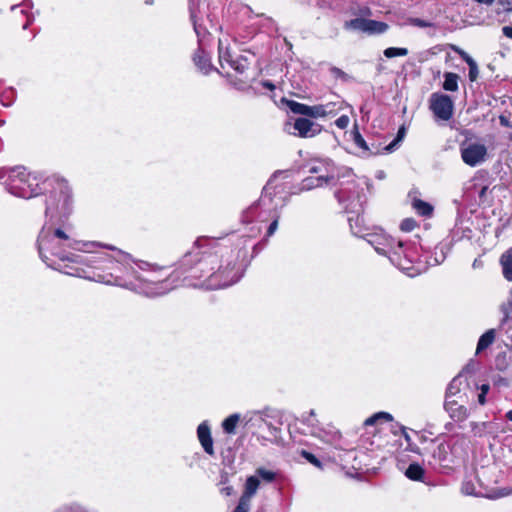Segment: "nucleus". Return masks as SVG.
<instances>
[{
    "mask_svg": "<svg viewBox=\"0 0 512 512\" xmlns=\"http://www.w3.org/2000/svg\"><path fill=\"white\" fill-rule=\"evenodd\" d=\"M404 474L412 481L424 482L425 469L419 463L412 462L405 469Z\"/></svg>",
    "mask_w": 512,
    "mask_h": 512,
    "instance_id": "nucleus-23",
    "label": "nucleus"
},
{
    "mask_svg": "<svg viewBox=\"0 0 512 512\" xmlns=\"http://www.w3.org/2000/svg\"><path fill=\"white\" fill-rule=\"evenodd\" d=\"M256 476L258 477V479H262L263 481L267 482V483H271L273 481H275L276 479V473L271 471V470H267L263 467H260L258 469H256Z\"/></svg>",
    "mask_w": 512,
    "mask_h": 512,
    "instance_id": "nucleus-37",
    "label": "nucleus"
},
{
    "mask_svg": "<svg viewBox=\"0 0 512 512\" xmlns=\"http://www.w3.org/2000/svg\"><path fill=\"white\" fill-rule=\"evenodd\" d=\"M417 226V222L413 218H405L400 224V229L404 232H411Z\"/></svg>",
    "mask_w": 512,
    "mask_h": 512,
    "instance_id": "nucleus-45",
    "label": "nucleus"
},
{
    "mask_svg": "<svg viewBox=\"0 0 512 512\" xmlns=\"http://www.w3.org/2000/svg\"><path fill=\"white\" fill-rule=\"evenodd\" d=\"M222 491H223L227 496H229V495H231V494H232V492H233V487H231V486L224 487V488L222 489Z\"/></svg>",
    "mask_w": 512,
    "mask_h": 512,
    "instance_id": "nucleus-64",
    "label": "nucleus"
},
{
    "mask_svg": "<svg viewBox=\"0 0 512 512\" xmlns=\"http://www.w3.org/2000/svg\"><path fill=\"white\" fill-rule=\"evenodd\" d=\"M468 66H469V73H468L469 80L471 82H474L477 80L478 75H479L478 65H477L476 61H474L472 63H470V61H469Z\"/></svg>",
    "mask_w": 512,
    "mask_h": 512,
    "instance_id": "nucleus-46",
    "label": "nucleus"
},
{
    "mask_svg": "<svg viewBox=\"0 0 512 512\" xmlns=\"http://www.w3.org/2000/svg\"><path fill=\"white\" fill-rule=\"evenodd\" d=\"M499 123L501 126L503 127H508V128H512V123L510 122V120L504 116V115H500L499 116Z\"/></svg>",
    "mask_w": 512,
    "mask_h": 512,
    "instance_id": "nucleus-53",
    "label": "nucleus"
},
{
    "mask_svg": "<svg viewBox=\"0 0 512 512\" xmlns=\"http://www.w3.org/2000/svg\"><path fill=\"white\" fill-rule=\"evenodd\" d=\"M334 181L332 174H325V176L311 175L302 180L298 187V192L309 191L317 187H323L331 185Z\"/></svg>",
    "mask_w": 512,
    "mask_h": 512,
    "instance_id": "nucleus-16",
    "label": "nucleus"
},
{
    "mask_svg": "<svg viewBox=\"0 0 512 512\" xmlns=\"http://www.w3.org/2000/svg\"><path fill=\"white\" fill-rule=\"evenodd\" d=\"M346 184L345 188L337 189L334 196L344 211L352 214V216L348 217L352 234L365 239L366 233L371 232V229L365 226L362 216L364 205L367 202L365 188L369 189V179L362 178L359 183L349 180Z\"/></svg>",
    "mask_w": 512,
    "mask_h": 512,
    "instance_id": "nucleus-6",
    "label": "nucleus"
},
{
    "mask_svg": "<svg viewBox=\"0 0 512 512\" xmlns=\"http://www.w3.org/2000/svg\"><path fill=\"white\" fill-rule=\"evenodd\" d=\"M360 16L362 17H370L372 16V10L370 7L368 6H361L359 7L358 9V12H357Z\"/></svg>",
    "mask_w": 512,
    "mask_h": 512,
    "instance_id": "nucleus-51",
    "label": "nucleus"
},
{
    "mask_svg": "<svg viewBox=\"0 0 512 512\" xmlns=\"http://www.w3.org/2000/svg\"><path fill=\"white\" fill-rule=\"evenodd\" d=\"M389 25L386 22L367 19L366 34L381 35L387 32Z\"/></svg>",
    "mask_w": 512,
    "mask_h": 512,
    "instance_id": "nucleus-24",
    "label": "nucleus"
},
{
    "mask_svg": "<svg viewBox=\"0 0 512 512\" xmlns=\"http://www.w3.org/2000/svg\"><path fill=\"white\" fill-rule=\"evenodd\" d=\"M503 277L512 282V247L506 250L500 257Z\"/></svg>",
    "mask_w": 512,
    "mask_h": 512,
    "instance_id": "nucleus-22",
    "label": "nucleus"
},
{
    "mask_svg": "<svg viewBox=\"0 0 512 512\" xmlns=\"http://www.w3.org/2000/svg\"><path fill=\"white\" fill-rule=\"evenodd\" d=\"M260 85H261L263 88H266V89H268V90H270V91H273V90H275V88H276V87H275V84H274L273 82L269 81V80H262V81L260 82Z\"/></svg>",
    "mask_w": 512,
    "mask_h": 512,
    "instance_id": "nucleus-54",
    "label": "nucleus"
},
{
    "mask_svg": "<svg viewBox=\"0 0 512 512\" xmlns=\"http://www.w3.org/2000/svg\"><path fill=\"white\" fill-rule=\"evenodd\" d=\"M367 19L357 17L344 22L343 28L347 31H360L366 33Z\"/></svg>",
    "mask_w": 512,
    "mask_h": 512,
    "instance_id": "nucleus-27",
    "label": "nucleus"
},
{
    "mask_svg": "<svg viewBox=\"0 0 512 512\" xmlns=\"http://www.w3.org/2000/svg\"><path fill=\"white\" fill-rule=\"evenodd\" d=\"M314 416H315V412H314V410H310V412H309V416H308L307 418H305V419L303 420V422H304V423H307V424H311V425H313V421H312L311 417H314Z\"/></svg>",
    "mask_w": 512,
    "mask_h": 512,
    "instance_id": "nucleus-59",
    "label": "nucleus"
},
{
    "mask_svg": "<svg viewBox=\"0 0 512 512\" xmlns=\"http://www.w3.org/2000/svg\"><path fill=\"white\" fill-rule=\"evenodd\" d=\"M33 21V16L27 15V21L23 25V29H27Z\"/></svg>",
    "mask_w": 512,
    "mask_h": 512,
    "instance_id": "nucleus-63",
    "label": "nucleus"
},
{
    "mask_svg": "<svg viewBox=\"0 0 512 512\" xmlns=\"http://www.w3.org/2000/svg\"><path fill=\"white\" fill-rule=\"evenodd\" d=\"M294 134L300 138H312L320 134L322 126L305 117H298L293 123Z\"/></svg>",
    "mask_w": 512,
    "mask_h": 512,
    "instance_id": "nucleus-14",
    "label": "nucleus"
},
{
    "mask_svg": "<svg viewBox=\"0 0 512 512\" xmlns=\"http://www.w3.org/2000/svg\"><path fill=\"white\" fill-rule=\"evenodd\" d=\"M398 428H399V431L402 433L405 441L407 442V444L411 443L412 440H411V437L410 435L408 434L407 430H406V427L403 426V425H398Z\"/></svg>",
    "mask_w": 512,
    "mask_h": 512,
    "instance_id": "nucleus-52",
    "label": "nucleus"
},
{
    "mask_svg": "<svg viewBox=\"0 0 512 512\" xmlns=\"http://www.w3.org/2000/svg\"><path fill=\"white\" fill-rule=\"evenodd\" d=\"M487 175V172L485 170H479L476 172L475 176L473 177L472 181L476 182L478 181L480 178L484 177ZM474 187L476 188L477 187V183H474Z\"/></svg>",
    "mask_w": 512,
    "mask_h": 512,
    "instance_id": "nucleus-55",
    "label": "nucleus"
},
{
    "mask_svg": "<svg viewBox=\"0 0 512 512\" xmlns=\"http://www.w3.org/2000/svg\"><path fill=\"white\" fill-rule=\"evenodd\" d=\"M443 77H444V82L442 84V87L445 91H449V92L458 91L459 76L456 73L445 72Z\"/></svg>",
    "mask_w": 512,
    "mask_h": 512,
    "instance_id": "nucleus-29",
    "label": "nucleus"
},
{
    "mask_svg": "<svg viewBox=\"0 0 512 512\" xmlns=\"http://www.w3.org/2000/svg\"><path fill=\"white\" fill-rule=\"evenodd\" d=\"M487 190H488V186L487 185H483V186L480 187V189L478 190V195H479L480 199L485 197Z\"/></svg>",
    "mask_w": 512,
    "mask_h": 512,
    "instance_id": "nucleus-58",
    "label": "nucleus"
},
{
    "mask_svg": "<svg viewBox=\"0 0 512 512\" xmlns=\"http://www.w3.org/2000/svg\"><path fill=\"white\" fill-rule=\"evenodd\" d=\"M478 402L480 405H484L486 403V394L479 393Z\"/></svg>",
    "mask_w": 512,
    "mask_h": 512,
    "instance_id": "nucleus-60",
    "label": "nucleus"
},
{
    "mask_svg": "<svg viewBox=\"0 0 512 512\" xmlns=\"http://www.w3.org/2000/svg\"><path fill=\"white\" fill-rule=\"evenodd\" d=\"M196 433L198 441L201 447L203 448L204 452L209 456H214V441L212 438L211 428L208 421H203L202 423H200L197 427Z\"/></svg>",
    "mask_w": 512,
    "mask_h": 512,
    "instance_id": "nucleus-15",
    "label": "nucleus"
},
{
    "mask_svg": "<svg viewBox=\"0 0 512 512\" xmlns=\"http://www.w3.org/2000/svg\"><path fill=\"white\" fill-rule=\"evenodd\" d=\"M233 60L230 52L228 49L223 50L221 46H219V62L222 67H224V63H227L230 65L231 61Z\"/></svg>",
    "mask_w": 512,
    "mask_h": 512,
    "instance_id": "nucleus-43",
    "label": "nucleus"
},
{
    "mask_svg": "<svg viewBox=\"0 0 512 512\" xmlns=\"http://www.w3.org/2000/svg\"><path fill=\"white\" fill-rule=\"evenodd\" d=\"M471 430L474 433L475 436H483L486 431L487 423L486 422H471L470 423Z\"/></svg>",
    "mask_w": 512,
    "mask_h": 512,
    "instance_id": "nucleus-41",
    "label": "nucleus"
},
{
    "mask_svg": "<svg viewBox=\"0 0 512 512\" xmlns=\"http://www.w3.org/2000/svg\"><path fill=\"white\" fill-rule=\"evenodd\" d=\"M250 501L251 498L245 495H241L237 506L235 507L233 512H249L250 510Z\"/></svg>",
    "mask_w": 512,
    "mask_h": 512,
    "instance_id": "nucleus-39",
    "label": "nucleus"
},
{
    "mask_svg": "<svg viewBox=\"0 0 512 512\" xmlns=\"http://www.w3.org/2000/svg\"><path fill=\"white\" fill-rule=\"evenodd\" d=\"M454 50L458 52V54L460 55V57L468 64V62L470 61V63L474 62L475 60L467 53L465 52L464 50L458 48V47H454Z\"/></svg>",
    "mask_w": 512,
    "mask_h": 512,
    "instance_id": "nucleus-50",
    "label": "nucleus"
},
{
    "mask_svg": "<svg viewBox=\"0 0 512 512\" xmlns=\"http://www.w3.org/2000/svg\"><path fill=\"white\" fill-rule=\"evenodd\" d=\"M194 63L203 75H207L212 71L218 72L211 62V54L202 48L201 42L199 43L197 54L194 56Z\"/></svg>",
    "mask_w": 512,
    "mask_h": 512,
    "instance_id": "nucleus-17",
    "label": "nucleus"
},
{
    "mask_svg": "<svg viewBox=\"0 0 512 512\" xmlns=\"http://www.w3.org/2000/svg\"><path fill=\"white\" fill-rule=\"evenodd\" d=\"M281 174L276 171L269 178L262 189L260 198L243 211L241 220L244 224H256L251 227V233L261 232V224L267 223L280 214V210L286 205L287 200L282 194L284 192L283 184H274L277 176Z\"/></svg>",
    "mask_w": 512,
    "mask_h": 512,
    "instance_id": "nucleus-5",
    "label": "nucleus"
},
{
    "mask_svg": "<svg viewBox=\"0 0 512 512\" xmlns=\"http://www.w3.org/2000/svg\"><path fill=\"white\" fill-rule=\"evenodd\" d=\"M100 244L102 248L116 251V255L113 257L104 253L95 255L94 250L88 253L89 255L73 253L65 262V268L56 270L69 276L124 287L149 297L163 295L182 285H190L191 264L188 254L185 255L183 263L166 279L155 281L138 274L129 254L111 245Z\"/></svg>",
    "mask_w": 512,
    "mask_h": 512,
    "instance_id": "nucleus-1",
    "label": "nucleus"
},
{
    "mask_svg": "<svg viewBox=\"0 0 512 512\" xmlns=\"http://www.w3.org/2000/svg\"><path fill=\"white\" fill-rule=\"evenodd\" d=\"M475 2H477L478 4H483V5H487V6H490L494 3V0H474Z\"/></svg>",
    "mask_w": 512,
    "mask_h": 512,
    "instance_id": "nucleus-61",
    "label": "nucleus"
},
{
    "mask_svg": "<svg viewBox=\"0 0 512 512\" xmlns=\"http://www.w3.org/2000/svg\"><path fill=\"white\" fill-rule=\"evenodd\" d=\"M350 119L347 115H341L335 121V125L340 129H345L348 127Z\"/></svg>",
    "mask_w": 512,
    "mask_h": 512,
    "instance_id": "nucleus-48",
    "label": "nucleus"
},
{
    "mask_svg": "<svg viewBox=\"0 0 512 512\" xmlns=\"http://www.w3.org/2000/svg\"><path fill=\"white\" fill-rule=\"evenodd\" d=\"M259 485H260V480L258 479V477L256 475L249 476L245 482V490L243 492V495L252 498L256 494V492L259 488Z\"/></svg>",
    "mask_w": 512,
    "mask_h": 512,
    "instance_id": "nucleus-31",
    "label": "nucleus"
},
{
    "mask_svg": "<svg viewBox=\"0 0 512 512\" xmlns=\"http://www.w3.org/2000/svg\"><path fill=\"white\" fill-rule=\"evenodd\" d=\"M240 420V415L234 413L225 418L221 424L224 433L233 435L236 433L237 424Z\"/></svg>",
    "mask_w": 512,
    "mask_h": 512,
    "instance_id": "nucleus-28",
    "label": "nucleus"
},
{
    "mask_svg": "<svg viewBox=\"0 0 512 512\" xmlns=\"http://www.w3.org/2000/svg\"><path fill=\"white\" fill-rule=\"evenodd\" d=\"M286 103L292 113L308 117L309 105L294 100H287Z\"/></svg>",
    "mask_w": 512,
    "mask_h": 512,
    "instance_id": "nucleus-33",
    "label": "nucleus"
},
{
    "mask_svg": "<svg viewBox=\"0 0 512 512\" xmlns=\"http://www.w3.org/2000/svg\"><path fill=\"white\" fill-rule=\"evenodd\" d=\"M73 212L71 189L65 181L51 192L46 202L47 221L38 237V250L41 259L54 270L65 268V262L73 254L68 250L91 253L100 242L76 239V230L70 221Z\"/></svg>",
    "mask_w": 512,
    "mask_h": 512,
    "instance_id": "nucleus-2",
    "label": "nucleus"
},
{
    "mask_svg": "<svg viewBox=\"0 0 512 512\" xmlns=\"http://www.w3.org/2000/svg\"><path fill=\"white\" fill-rule=\"evenodd\" d=\"M411 205L412 208L416 211V213L420 216L431 217L433 214V206L430 203L425 202L421 199L414 198L412 200Z\"/></svg>",
    "mask_w": 512,
    "mask_h": 512,
    "instance_id": "nucleus-25",
    "label": "nucleus"
},
{
    "mask_svg": "<svg viewBox=\"0 0 512 512\" xmlns=\"http://www.w3.org/2000/svg\"><path fill=\"white\" fill-rule=\"evenodd\" d=\"M501 4L505 5V11L506 12L512 11V6H511V3L509 1H506V2L501 1Z\"/></svg>",
    "mask_w": 512,
    "mask_h": 512,
    "instance_id": "nucleus-62",
    "label": "nucleus"
},
{
    "mask_svg": "<svg viewBox=\"0 0 512 512\" xmlns=\"http://www.w3.org/2000/svg\"><path fill=\"white\" fill-rule=\"evenodd\" d=\"M229 66L237 73L243 74L248 69L249 62L247 57L239 56L237 59H233Z\"/></svg>",
    "mask_w": 512,
    "mask_h": 512,
    "instance_id": "nucleus-34",
    "label": "nucleus"
},
{
    "mask_svg": "<svg viewBox=\"0 0 512 512\" xmlns=\"http://www.w3.org/2000/svg\"><path fill=\"white\" fill-rule=\"evenodd\" d=\"M337 113L335 109V104H319L314 106H309L308 117L310 118H324L329 115H335Z\"/></svg>",
    "mask_w": 512,
    "mask_h": 512,
    "instance_id": "nucleus-21",
    "label": "nucleus"
},
{
    "mask_svg": "<svg viewBox=\"0 0 512 512\" xmlns=\"http://www.w3.org/2000/svg\"><path fill=\"white\" fill-rule=\"evenodd\" d=\"M350 137L355 146L361 150L362 155L368 157L372 155H378L380 154L379 149H371L368 143L363 138L362 134L360 133L358 126L355 124L353 129L350 132Z\"/></svg>",
    "mask_w": 512,
    "mask_h": 512,
    "instance_id": "nucleus-20",
    "label": "nucleus"
},
{
    "mask_svg": "<svg viewBox=\"0 0 512 512\" xmlns=\"http://www.w3.org/2000/svg\"><path fill=\"white\" fill-rule=\"evenodd\" d=\"M495 339V330L489 329L484 334H482L478 340L476 353L479 354L486 348H488Z\"/></svg>",
    "mask_w": 512,
    "mask_h": 512,
    "instance_id": "nucleus-30",
    "label": "nucleus"
},
{
    "mask_svg": "<svg viewBox=\"0 0 512 512\" xmlns=\"http://www.w3.org/2000/svg\"><path fill=\"white\" fill-rule=\"evenodd\" d=\"M0 180H4L6 190L19 198L30 199L42 192L40 178L25 167L0 168Z\"/></svg>",
    "mask_w": 512,
    "mask_h": 512,
    "instance_id": "nucleus-7",
    "label": "nucleus"
},
{
    "mask_svg": "<svg viewBox=\"0 0 512 512\" xmlns=\"http://www.w3.org/2000/svg\"><path fill=\"white\" fill-rule=\"evenodd\" d=\"M444 409L450 418L456 422H463L469 416L468 409L463 405H458L455 400H445Z\"/></svg>",
    "mask_w": 512,
    "mask_h": 512,
    "instance_id": "nucleus-19",
    "label": "nucleus"
},
{
    "mask_svg": "<svg viewBox=\"0 0 512 512\" xmlns=\"http://www.w3.org/2000/svg\"><path fill=\"white\" fill-rule=\"evenodd\" d=\"M460 154L462 161L470 166L476 167L485 162L488 151L487 147L478 142H462L460 144Z\"/></svg>",
    "mask_w": 512,
    "mask_h": 512,
    "instance_id": "nucleus-9",
    "label": "nucleus"
},
{
    "mask_svg": "<svg viewBox=\"0 0 512 512\" xmlns=\"http://www.w3.org/2000/svg\"><path fill=\"white\" fill-rule=\"evenodd\" d=\"M449 245L446 243L437 244L433 250L424 251L423 254H419V259L416 260V265L422 267V271L426 269L427 266H437L444 262L446 259L447 253L449 251Z\"/></svg>",
    "mask_w": 512,
    "mask_h": 512,
    "instance_id": "nucleus-13",
    "label": "nucleus"
},
{
    "mask_svg": "<svg viewBox=\"0 0 512 512\" xmlns=\"http://www.w3.org/2000/svg\"><path fill=\"white\" fill-rule=\"evenodd\" d=\"M220 239L199 237L194 241V288L216 290L229 287L244 276L248 238L233 242L235 248L220 243Z\"/></svg>",
    "mask_w": 512,
    "mask_h": 512,
    "instance_id": "nucleus-3",
    "label": "nucleus"
},
{
    "mask_svg": "<svg viewBox=\"0 0 512 512\" xmlns=\"http://www.w3.org/2000/svg\"><path fill=\"white\" fill-rule=\"evenodd\" d=\"M405 134H406V128L404 126H401L398 129L396 137L388 145L383 147V151L386 153L394 152L398 148L400 142L403 140Z\"/></svg>",
    "mask_w": 512,
    "mask_h": 512,
    "instance_id": "nucleus-32",
    "label": "nucleus"
},
{
    "mask_svg": "<svg viewBox=\"0 0 512 512\" xmlns=\"http://www.w3.org/2000/svg\"><path fill=\"white\" fill-rule=\"evenodd\" d=\"M406 450L416 453V454H421L419 447L413 442L407 444Z\"/></svg>",
    "mask_w": 512,
    "mask_h": 512,
    "instance_id": "nucleus-56",
    "label": "nucleus"
},
{
    "mask_svg": "<svg viewBox=\"0 0 512 512\" xmlns=\"http://www.w3.org/2000/svg\"><path fill=\"white\" fill-rule=\"evenodd\" d=\"M502 33L508 37V38H511L512 39V26H504L502 28Z\"/></svg>",
    "mask_w": 512,
    "mask_h": 512,
    "instance_id": "nucleus-57",
    "label": "nucleus"
},
{
    "mask_svg": "<svg viewBox=\"0 0 512 512\" xmlns=\"http://www.w3.org/2000/svg\"><path fill=\"white\" fill-rule=\"evenodd\" d=\"M312 435L319 438L324 443L332 445L336 448L340 446L341 433L335 428L322 429L316 428L312 430Z\"/></svg>",
    "mask_w": 512,
    "mask_h": 512,
    "instance_id": "nucleus-18",
    "label": "nucleus"
},
{
    "mask_svg": "<svg viewBox=\"0 0 512 512\" xmlns=\"http://www.w3.org/2000/svg\"><path fill=\"white\" fill-rule=\"evenodd\" d=\"M462 383H463V375H462V373H459L448 384L446 393H445V400H452L451 398L453 396H456L458 393H460Z\"/></svg>",
    "mask_w": 512,
    "mask_h": 512,
    "instance_id": "nucleus-26",
    "label": "nucleus"
},
{
    "mask_svg": "<svg viewBox=\"0 0 512 512\" xmlns=\"http://www.w3.org/2000/svg\"><path fill=\"white\" fill-rule=\"evenodd\" d=\"M301 455L304 459H306L312 465H314L318 468H321L322 465H321L320 460L313 453L306 451V450H302Z\"/></svg>",
    "mask_w": 512,
    "mask_h": 512,
    "instance_id": "nucleus-44",
    "label": "nucleus"
},
{
    "mask_svg": "<svg viewBox=\"0 0 512 512\" xmlns=\"http://www.w3.org/2000/svg\"><path fill=\"white\" fill-rule=\"evenodd\" d=\"M408 24L419 28L435 27V24L433 22L416 17L409 18Z\"/></svg>",
    "mask_w": 512,
    "mask_h": 512,
    "instance_id": "nucleus-40",
    "label": "nucleus"
},
{
    "mask_svg": "<svg viewBox=\"0 0 512 512\" xmlns=\"http://www.w3.org/2000/svg\"><path fill=\"white\" fill-rule=\"evenodd\" d=\"M502 312L504 314L502 324L512 319V301L507 306L502 307Z\"/></svg>",
    "mask_w": 512,
    "mask_h": 512,
    "instance_id": "nucleus-47",
    "label": "nucleus"
},
{
    "mask_svg": "<svg viewBox=\"0 0 512 512\" xmlns=\"http://www.w3.org/2000/svg\"><path fill=\"white\" fill-rule=\"evenodd\" d=\"M461 492L469 496H478L475 484L471 480H464L461 485Z\"/></svg>",
    "mask_w": 512,
    "mask_h": 512,
    "instance_id": "nucleus-38",
    "label": "nucleus"
},
{
    "mask_svg": "<svg viewBox=\"0 0 512 512\" xmlns=\"http://www.w3.org/2000/svg\"><path fill=\"white\" fill-rule=\"evenodd\" d=\"M452 463L449 445L445 443L438 444L433 449L429 465L439 472L449 473L452 470Z\"/></svg>",
    "mask_w": 512,
    "mask_h": 512,
    "instance_id": "nucleus-12",
    "label": "nucleus"
},
{
    "mask_svg": "<svg viewBox=\"0 0 512 512\" xmlns=\"http://www.w3.org/2000/svg\"><path fill=\"white\" fill-rule=\"evenodd\" d=\"M430 110L435 117L448 121L453 116L454 103L451 97L440 92L432 93L430 96Z\"/></svg>",
    "mask_w": 512,
    "mask_h": 512,
    "instance_id": "nucleus-10",
    "label": "nucleus"
},
{
    "mask_svg": "<svg viewBox=\"0 0 512 512\" xmlns=\"http://www.w3.org/2000/svg\"><path fill=\"white\" fill-rule=\"evenodd\" d=\"M279 217H280V214H278L277 217H274L272 220H270L271 222L267 228L265 237L257 243H252V237L255 235L253 233L249 234V235H241V236L232 234V237L236 238L235 241L237 244H239V239H241V238L249 239V241L247 242V245H248L247 246V258L250 259V261L264 249V247L267 245L268 237L272 236L275 233V231L278 227Z\"/></svg>",
    "mask_w": 512,
    "mask_h": 512,
    "instance_id": "nucleus-11",
    "label": "nucleus"
},
{
    "mask_svg": "<svg viewBox=\"0 0 512 512\" xmlns=\"http://www.w3.org/2000/svg\"><path fill=\"white\" fill-rule=\"evenodd\" d=\"M386 58L403 57L408 55V49L403 47H388L383 51Z\"/></svg>",
    "mask_w": 512,
    "mask_h": 512,
    "instance_id": "nucleus-36",
    "label": "nucleus"
},
{
    "mask_svg": "<svg viewBox=\"0 0 512 512\" xmlns=\"http://www.w3.org/2000/svg\"><path fill=\"white\" fill-rule=\"evenodd\" d=\"M330 72L335 78L340 79L343 82H348L351 79V77L346 72L338 67H331Z\"/></svg>",
    "mask_w": 512,
    "mask_h": 512,
    "instance_id": "nucleus-42",
    "label": "nucleus"
},
{
    "mask_svg": "<svg viewBox=\"0 0 512 512\" xmlns=\"http://www.w3.org/2000/svg\"><path fill=\"white\" fill-rule=\"evenodd\" d=\"M365 240L378 254L386 256L391 264L408 276L420 274L422 267L415 264L419 259V251L414 243L396 241L381 228H373L366 233Z\"/></svg>",
    "mask_w": 512,
    "mask_h": 512,
    "instance_id": "nucleus-4",
    "label": "nucleus"
},
{
    "mask_svg": "<svg viewBox=\"0 0 512 512\" xmlns=\"http://www.w3.org/2000/svg\"><path fill=\"white\" fill-rule=\"evenodd\" d=\"M309 173L315 176H325V174H332L334 181L332 186H337L338 189L345 188L346 182L353 180L354 183H359L362 178H357L351 168H337L330 160L317 161L309 167Z\"/></svg>",
    "mask_w": 512,
    "mask_h": 512,
    "instance_id": "nucleus-8",
    "label": "nucleus"
},
{
    "mask_svg": "<svg viewBox=\"0 0 512 512\" xmlns=\"http://www.w3.org/2000/svg\"><path fill=\"white\" fill-rule=\"evenodd\" d=\"M31 6H32L31 1L26 0V1H24L21 5H13V6L11 7V10H12V11H14V10H16L17 8L21 7L20 12H21L22 14H26V13H27V9H30V8H31Z\"/></svg>",
    "mask_w": 512,
    "mask_h": 512,
    "instance_id": "nucleus-49",
    "label": "nucleus"
},
{
    "mask_svg": "<svg viewBox=\"0 0 512 512\" xmlns=\"http://www.w3.org/2000/svg\"><path fill=\"white\" fill-rule=\"evenodd\" d=\"M382 419H384L386 421H392L393 416L387 412H377V413L373 414L372 416L368 417L364 421V425L372 426V425L376 424L379 420H382Z\"/></svg>",
    "mask_w": 512,
    "mask_h": 512,
    "instance_id": "nucleus-35",
    "label": "nucleus"
}]
</instances>
